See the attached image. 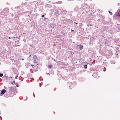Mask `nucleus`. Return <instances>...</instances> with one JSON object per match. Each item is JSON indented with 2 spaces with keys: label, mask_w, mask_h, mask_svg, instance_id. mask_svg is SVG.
<instances>
[{
  "label": "nucleus",
  "mask_w": 120,
  "mask_h": 120,
  "mask_svg": "<svg viewBox=\"0 0 120 120\" xmlns=\"http://www.w3.org/2000/svg\"><path fill=\"white\" fill-rule=\"evenodd\" d=\"M28 16H29V15H28Z\"/></svg>",
  "instance_id": "5fc2aeb1"
},
{
  "label": "nucleus",
  "mask_w": 120,
  "mask_h": 120,
  "mask_svg": "<svg viewBox=\"0 0 120 120\" xmlns=\"http://www.w3.org/2000/svg\"><path fill=\"white\" fill-rule=\"evenodd\" d=\"M84 68L85 69H86L87 68V65H84Z\"/></svg>",
  "instance_id": "ddd939ff"
},
{
  "label": "nucleus",
  "mask_w": 120,
  "mask_h": 120,
  "mask_svg": "<svg viewBox=\"0 0 120 120\" xmlns=\"http://www.w3.org/2000/svg\"><path fill=\"white\" fill-rule=\"evenodd\" d=\"M13 38L14 39H15V37H12L11 38Z\"/></svg>",
  "instance_id": "4be33fe9"
},
{
  "label": "nucleus",
  "mask_w": 120,
  "mask_h": 120,
  "mask_svg": "<svg viewBox=\"0 0 120 120\" xmlns=\"http://www.w3.org/2000/svg\"><path fill=\"white\" fill-rule=\"evenodd\" d=\"M31 66H34V65H31Z\"/></svg>",
  "instance_id": "ea45409f"
},
{
  "label": "nucleus",
  "mask_w": 120,
  "mask_h": 120,
  "mask_svg": "<svg viewBox=\"0 0 120 120\" xmlns=\"http://www.w3.org/2000/svg\"><path fill=\"white\" fill-rule=\"evenodd\" d=\"M11 38L10 37H9L8 38V39H11Z\"/></svg>",
  "instance_id": "2f4dec72"
},
{
  "label": "nucleus",
  "mask_w": 120,
  "mask_h": 120,
  "mask_svg": "<svg viewBox=\"0 0 120 120\" xmlns=\"http://www.w3.org/2000/svg\"><path fill=\"white\" fill-rule=\"evenodd\" d=\"M73 84H75L76 83V82H73Z\"/></svg>",
  "instance_id": "bb28decb"
},
{
  "label": "nucleus",
  "mask_w": 120,
  "mask_h": 120,
  "mask_svg": "<svg viewBox=\"0 0 120 120\" xmlns=\"http://www.w3.org/2000/svg\"><path fill=\"white\" fill-rule=\"evenodd\" d=\"M22 5V6L23 7H27L28 6V5L26 3H22V5Z\"/></svg>",
  "instance_id": "0eeeda50"
},
{
  "label": "nucleus",
  "mask_w": 120,
  "mask_h": 120,
  "mask_svg": "<svg viewBox=\"0 0 120 120\" xmlns=\"http://www.w3.org/2000/svg\"><path fill=\"white\" fill-rule=\"evenodd\" d=\"M61 34H63V33H62H62H61Z\"/></svg>",
  "instance_id": "3c124183"
},
{
  "label": "nucleus",
  "mask_w": 120,
  "mask_h": 120,
  "mask_svg": "<svg viewBox=\"0 0 120 120\" xmlns=\"http://www.w3.org/2000/svg\"><path fill=\"white\" fill-rule=\"evenodd\" d=\"M31 56V55H30L29 57H30V56Z\"/></svg>",
  "instance_id": "49530a36"
},
{
  "label": "nucleus",
  "mask_w": 120,
  "mask_h": 120,
  "mask_svg": "<svg viewBox=\"0 0 120 120\" xmlns=\"http://www.w3.org/2000/svg\"><path fill=\"white\" fill-rule=\"evenodd\" d=\"M109 13H110V14H111V15H112V12H110V11H109Z\"/></svg>",
  "instance_id": "dca6fc26"
},
{
  "label": "nucleus",
  "mask_w": 120,
  "mask_h": 120,
  "mask_svg": "<svg viewBox=\"0 0 120 120\" xmlns=\"http://www.w3.org/2000/svg\"><path fill=\"white\" fill-rule=\"evenodd\" d=\"M6 92V90L5 89L2 90H1V95H3Z\"/></svg>",
  "instance_id": "423d86ee"
},
{
  "label": "nucleus",
  "mask_w": 120,
  "mask_h": 120,
  "mask_svg": "<svg viewBox=\"0 0 120 120\" xmlns=\"http://www.w3.org/2000/svg\"><path fill=\"white\" fill-rule=\"evenodd\" d=\"M77 48H79L80 50L82 49L83 47V46L82 45H77Z\"/></svg>",
  "instance_id": "39448f33"
},
{
  "label": "nucleus",
  "mask_w": 120,
  "mask_h": 120,
  "mask_svg": "<svg viewBox=\"0 0 120 120\" xmlns=\"http://www.w3.org/2000/svg\"><path fill=\"white\" fill-rule=\"evenodd\" d=\"M119 4H119V3H118V5H117L118 6H119Z\"/></svg>",
  "instance_id": "c9c22d12"
},
{
  "label": "nucleus",
  "mask_w": 120,
  "mask_h": 120,
  "mask_svg": "<svg viewBox=\"0 0 120 120\" xmlns=\"http://www.w3.org/2000/svg\"><path fill=\"white\" fill-rule=\"evenodd\" d=\"M38 66H37V68L38 69Z\"/></svg>",
  "instance_id": "de8ad7c7"
},
{
  "label": "nucleus",
  "mask_w": 120,
  "mask_h": 120,
  "mask_svg": "<svg viewBox=\"0 0 120 120\" xmlns=\"http://www.w3.org/2000/svg\"><path fill=\"white\" fill-rule=\"evenodd\" d=\"M3 76V73H0V77H2Z\"/></svg>",
  "instance_id": "4468645a"
},
{
  "label": "nucleus",
  "mask_w": 120,
  "mask_h": 120,
  "mask_svg": "<svg viewBox=\"0 0 120 120\" xmlns=\"http://www.w3.org/2000/svg\"><path fill=\"white\" fill-rule=\"evenodd\" d=\"M46 74H47L49 75H49H50V74H49V73H46Z\"/></svg>",
  "instance_id": "f704fd0d"
},
{
  "label": "nucleus",
  "mask_w": 120,
  "mask_h": 120,
  "mask_svg": "<svg viewBox=\"0 0 120 120\" xmlns=\"http://www.w3.org/2000/svg\"><path fill=\"white\" fill-rule=\"evenodd\" d=\"M41 16L42 17H44L45 16V15H41Z\"/></svg>",
  "instance_id": "412c9836"
},
{
  "label": "nucleus",
  "mask_w": 120,
  "mask_h": 120,
  "mask_svg": "<svg viewBox=\"0 0 120 120\" xmlns=\"http://www.w3.org/2000/svg\"><path fill=\"white\" fill-rule=\"evenodd\" d=\"M30 46H31V47H33V46H32V45H30Z\"/></svg>",
  "instance_id": "c03bdc74"
},
{
  "label": "nucleus",
  "mask_w": 120,
  "mask_h": 120,
  "mask_svg": "<svg viewBox=\"0 0 120 120\" xmlns=\"http://www.w3.org/2000/svg\"><path fill=\"white\" fill-rule=\"evenodd\" d=\"M31 13V12H30V14Z\"/></svg>",
  "instance_id": "13d9d810"
},
{
  "label": "nucleus",
  "mask_w": 120,
  "mask_h": 120,
  "mask_svg": "<svg viewBox=\"0 0 120 120\" xmlns=\"http://www.w3.org/2000/svg\"><path fill=\"white\" fill-rule=\"evenodd\" d=\"M18 76L17 75L15 77V79H17V77H18Z\"/></svg>",
  "instance_id": "6ab92c4d"
},
{
  "label": "nucleus",
  "mask_w": 120,
  "mask_h": 120,
  "mask_svg": "<svg viewBox=\"0 0 120 120\" xmlns=\"http://www.w3.org/2000/svg\"><path fill=\"white\" fill-rule=\"evenodd\" d=\"M12 78V77H9V78Z\"/></svg>",
  "instance_id": "37998d69"
},
{
  "label": "nucleus",
  "mask_w": 120,
  "mask_h": 120,
  "mask_svg": "<svg viewBox=\"0 0 120 120\" xmlns=\"http://www.w3.org/2000/svg\"><path fill=\"white\" fill-rule=\"evenodd\" d=\"M23 34H26V33H23Z\"/></svg>",
  "instance_id": "e433bc0d"
},
{
  "label": "nucleus",
  "mask_w": 120,
  "mask_h": 120,
  "mask_svg": "<svg viewBox=\"0 0 120 120\" xmlns=\"http://www.w3.org/2000/svg\"><path fill=\"white\" fill-rule=\"evenodd\" d=\"M6 78H8V76H6Z\"/></svg>",
  "instance_id": "58836bf2"
},
{
  "label": "nucleus",
  "mask_w": 120,
  "mask_h": 120,
  "mask_svg": "<svg viewBox=\"0 0 120 120\" xmlns=\"http://www.w3.org/2000/svg\"><path fill=\"white\" fill-rule=\"evenodd\" d=\"M79 9V8L78 6H76V7L74 8V10L75 11H78Z\"/></svg>",
  "instance_id": "6e6552de"
},
{
  "label": "nucleus",
  "mask_w": 120,
  "mask_h": 120,
  "mask_svg": "<svg viewBox=\"0 0 120 120\" xmlns=\"http://www.w3.org/2000/svg\"><path fill=\"white\" fill-rule=\"evenodd\" d=\"M18 7H19V6H18V7H16V8H15V9H17V8H18Z\"/></svg>",
  "instance_id": "b1692460"
},
{
  "label": "nucleus",
  "mask_w": 120,
  "mask_h": 120,
  "mask_svg": "<svg viewBox=\"0 0 120 120\" xmlns=\"http://www.w3.org/2000/svg\"><path fill=\"white\" fill-rule=\"evenodd\" d=\"M4 88L5 89H8V88H7L5 86L4 87Z\"/></svg>",
  "instance_id": "393cba45"
},
{
  "label": "nucleus",
  "mask_w": 120,
  "mask_h": 120,
  "mask_svg": "<svg viewBox=\"0 0 120 120\" xmlns=\"http://www.w3.org/2000/svg\"><path fill=\"white\" fill-rule=\"evenodd\" d=\"M79 62L80 63H81L83 60V59L82 58H81L80 59H79Z\"/></svg>",
  "instance_id": "9d476101"
},
{
  "label": "nucleus",
  "mask_w": 120,
  "mask_h": 120,
  "mask_svg": "<svg viewBox=\"0 0 120 120\" xmlns=\"http://www.w3.org/2000/svg\"><path fill=\"white\" fill-rule=\"evenodd\" d=\"M68 0V1H70V0L71 1H73V0Z\"/></svg>",
  "instance_id": "72a5a7b5"
},
{
  "label": "nucleus",
  "mask_w": 120,
  "mask_h": 120,
  "mask_svg": "<svg viewBox=\"0 0 120 120\" xmlns=\"http://www.w3.org/2000/svg\"><path fill=\"white\" fill-rule=\"evenodd\" d=\"M19 40H18L17 41V42H19Z\"/></svg>",
  "instance_id": "a878e982"
},
{
  "label": "nucleus",
  "mask_w": 120,
  "mask_h": 120,
  "mask_svg": "<svg viewBox=\"0 0 120 120\" xmlns=\"http://www.w3.org/2000/svg\"><path fill=\"white\" fill-rule=\"evenodd\" d=\"M33 58V60L34 61V62L35 63H36L37 62L38 58L36 55H34Z\"/></svg>",
  "instance_id": "f03ea898"
},
{
  "label": "nucleus",
  "mask_w": 120,
  "mask_h": 120,
  "mask_svg": "<svg viewBox=\"0 0 120 120\" xmlns=\"http://www.w3.org/2000/svg\"><path fill=\"white\" fill-rule=\"evenodd\" d=\"M118 28L119 29V30H120V28Z\"/></svg>",
  "instance_id": "79ce46f5"
},
{
  "label": "nucleus",
  "mask_w": 120,
  "mask_h": 120,
  "mask_svg": "<svg viewBox=\"0 0 120 120\" xmlns=\"http://www.w3.org/2000/svg\"><path fill=\"white\" fill-rule=\"evenodd\" d=\"M52 67V66L51 65H49V67H48L49 68H51Z\"/></svg>",
  "instance_id": "f3484780"
},
{
  "label": "nucleus",
  "mask_w": 120,
  "mask_h": 120,
  "mask_svg": "<svg viewBox=\"0 0 120 120\" xmlns=\"http://www.w3.org/2000/svg\"><path fill=\"white\" fill-rule=\"evenodd\" d=\"M38 71V70H37V69H36L35 70H34V71Z\"/></svg>",
  "instance_id": "aec40b11"
},
{
  "label": "nucleus",
  "mask_w": 120,
  "mask_h": 120,
  "mask_svg": "<svg viewBox=\"0 0 120 120\" xmlns=\"http://www.w3.org/2000/svg\"><path fill=\"white\" fill-rule=\"evenodd\" d=\"M73 42V43H75V42Z\"/></svg>",
  "instance_id": "864d4df0"
},
{
  "label": "nucleus",
  "mask_w": 120,
  "mask_h": 120,
  "mask_svg": "<svg viewBox=\"0 0 120 120\" xmlns=\"http://www.w3.org/2000/svg\"><path fill=\"white\" fill-rule=\"evenodd\" d=\"M117 15L120 17V13H119L117 14Z\"/></svg>",
  "instance_id": "a211bd4d"
},
{
  "label": "nucleus",
  "mask_w": 120,
  "mask_h": 120,
  "mask_svg": "<svg viewBox=\"0 0 120 120\" xmlns=\"http://www.w3.org/2000/svg\"><path fill=\"white\" fill-rule=\"evenodd\" d=\"M119 46L120 47V45H119Z\"/></svg>",
  "instance_id": "052dcab7"
},
{
  "label": "nucleus",
  "mask_w": 120,
  "mask_h": 120,
  "mask_svg": "<svg viewBox=\"0 0 120 120\" xmlns=\"http://www.w3.org/2000/svg\"><path fill=\"white\" fill-rule=\"evenodd\" d=\"M23 59H22V60H23Z\"/></svg>",
  "instance_id": "bf43d9fd"
},
{
  "label": "nucleus",
  "mask_w": 120,
  "mask_h": 120,
  "mask_svg": "<svg viewBox=\"0 0 120 120\" xmlns=\"http://www.w3.org/2000/svg\"><path fill=\"white\" fill-rule=\"evenodd\" d=\"M51 71V72H52V73H53V70H52Z\"/></svg>",
  "instance_id": "7c9ffc66"
},
{
  "label": "nucleus",
  "mask_w": 120,
  "mask_h": 120,
  "mask_svg": "<svg viewBox=\"0 0 120 120\" xmlns=\"http://www.w3.org/2000/svg\"><path fill=\"white\" fill-rule=\"evenodd\" d=\"M16 38H18L17 37H16Z\"/></svg>",
  "instance_id": "8fccbe9b"
},
{
  "label": "nucleus",
  "mask_w": 120,
  "mask_h": 120,
  "mask_svg": "<svg viewBox=\"0 0 120 120\" xmlns=\"http://www.w3.org/2000/svg\"><path fill=\"white\" fill-rule=\"evenodd\" d=\"M30 65V64L29 63H26V67H28V66H29Z\"/></svg>",
  "instance_id": "1a4fd4ad"
},
{
  "label": "nucleus",
  "mask_w": 120,
  "mask_h": 120,
  "mask_svg": "<svg viewBox=\"0 0 120 120\" xmlns=\"http://www.w3.org/2000/svg\"><path fill=\"white\" fill-rule=\"evenodd\" d=\"M63 34V35H64V36H65V34L64 33V34Z\"/></svg>",
  "instance_id": "4c0bfd02"
},
{
  "label": "nucleus",
  "mask_w": 120,
  "mask_h": 120,
  "mask_svg": "<svg viewBox=\"0 0 120 120\" xmlns=\"http://www.w3.org/2000/svg\"><path fill=\"white\" fill-rule=\"evenodd\" d=\"M16 86L17 87H18V85H16Z\"/></svg>",
  "instance_id": "a19ab883"
},
{
  "label": "nucleus",
  "mask_w": 120,
  "mask_h": 120,
  "mask_svg": "<svg viewBox=\"0 0 120 120\" xmlns=\"http://www.w3.org/2000/svg\"><path fill=\"white\" fill-rule=\"evenodd\" d=\"M21 37L20 36H19V38H18L19 40H20V37Z\"/></svg>",
  "instance_id": "c756f323"
},
{
  "label": "nucleus",
  "mask_w": 120,
  "mask_h": 120,
  "mask_svg": "<svg viewBox=\"0 0 120 120\" xmlns=\"http://www.w3.org/2000/svg\"><path fill=\"white\" fill-rule=\"evenodd\" d=\"M63 10V12L64 14H66L67 12V11L65 10L62 9Z\"/></svg>",
  "instance_id": "9b49d317"
},
{
  "label": "nucleus",
  "mask_w": 120,
  "mask_h": 120,
  "mask_svg": "<svg viewBox=\"0 0 120 120\" xmlns=\"http://www.w3.org/2000/svg\"><path fill=\"white\" fill-rule=\"evenodd\" d=\"M44 19L45 20H46V19H47V18L46 17H45Z\"/></svg>",
  "instance_id": "c85d7f7f"
},
{
  "label": "nucleus",
  "mask_w": 120,
  "mask_h": 120,
  "mask_svg": "<svg viewBox=\"0 0 120 120\" xmlns=\"http://www.w3.org/2000/svg\"><path fill=\"white\" fill-rule=\"evenodd\" d=\"M98 21H100V19H99L98 20Z\"/></svg>",
  "instance_id": "473e14b6"
},
{
  "label": "nucleus",
  "mask_w": 120,
  "mask_h": 120,
  "mask_svg": "<svg viewBox=\"0 0 120 120\" xmlns=\"http://www.w3.org/2000/svg\"><path fill=\"white\" fill-rule=\"evenodd\" d=\"M9 9L7 8H5L2 11L0 12V14L2 15H5L8 13Z\"/></svg>",
  "instance_id": "f257e3e1"
},
{
  "label": "nucleus",
  "mask_w": 120,
  "mask_h": 120,
  "mask_svg": "<svg viewBox=\"0 0 120 120\" xmlns=\"http://www.w3.org/2000/svg\"><path fill=\"white\" fill-rule=\"evenodd\" d=\"M8 91L10 93L13 92L14 91V89L12 87H8Z\"/></svg>",
  "instance_id": "7ed1b4c3"
},
{
  "label": "nucleus",
  "mask_w": 120,
  "mask_h": 120,
  "mask_svg": "<svg viewBox=\"0 0 120 120\" xmlns=\"http://www.w3.org/2000/svg\"><path fill=\"white\" fill-rule=\"evenodd\" d=\"M26 12V13L28 12H27H27Z\"/></svg>",
  "instance_id": "4d7b16f0"
},
{
  "label": "nucleus",
  "mask_w": 120,
  "mask_h": 120,
  "mask_svg": "<svg viewBox=\"0 0 120 120\" xmlns=\"http://www.w3.org/2000/svg\"><path fill=\"white\" fill-rule=\"evenodd\" d=\"M74 31V30H71V31H72V32H73V31Z\"/></svg>",
  "instance_id": "a18cd8bd"
},
{
  "label": "nucleus",
  "mask_w": 120,
  "mask_h": 120,
  "mask_svg": "<svg viewBox=\"0 0 120 120\" xmlns=\"http://www.w3.org/2000/svg\"><path fill=\"white\" fill-rule=\"evenodd\" d=\"M75 23L76 24H77V23H76L75 22Z\"/></svg>",
  "instance_id": "603ef678"
},
{
  "label": "nucleus",
  "mask_w": 120,
  "mask_h": 120,
  "mask_svg": "<svg viewBox=\"0 0 120 120\" xmlns=\"http://www.w3.org/2000/svg\"><path fill=\"white\" fill-rule=\"evenodd\" d=\"M15 83V81H13L11 82V84H13V83Z\"/></svg>",
  "instance_id": "2eb2a0df"
},
{
  "label": "nucleus",
  "mask_w": 120,
  "mask_h": 120,
  "mask_svg": "<svg viewBox=\"0 0 120 120\" xmlns=\"http://www.w3.org/2000/svg\"><path fill=\"white\" fill-rule=\"evenodd\" d=\"M53 13L54 15H56V16H58L60 15L58 10H56L54 11Z\"/></svg>",
  "instance_id": "20e7f679"
},
{
  "label": "nucleus",
  "mask_w": 120,
  "mask_h": 120,
  "mask_svg": "<svg viewBox=\"0 0 120 120\" xmlns=\"http://www.w3.org/2000/svg\"><path fill=\"white\" fill-rule=\"evenodd\" d=\"M72 86H69V87H70V88H71V89L72 88H71V87Z\"/></svg>",
  "instance_id": "5701e85b"
},
{
  "label": "nucleus",
  "mask_w": 120,
  "mask_h": 120,
  "mask_svg": "<svg viewBox=\"0 0 120 120\" xmlns=\"http://www.w3.org/2000/svg\"><path fill=\"white\" fill-rule=\"evenodd\" d=\"M52 26H52V28H54L55 26V23L53 24V25H52Z\"/></svg>",
  "instance_id": "f8f14e48"
},
{
  "label": "nucleus",
  "mask_w": 120,
  "mask_h": 120,
  "mask_svg": "<svg viewBox=\"0 0 120 120\" xmlns=\"http://www.w3.org/2000/svg\"><path fill=\"white\" fill-rule=\"evenodd\" d=\"M54 61H55V59H54Z\"/></svg>",
  "instance_id": "6e6d98bb"
},
{
  "label": "nucleus",
  "mask_w": 120,
  "mask_h": 120,
  "mask_svg": "<svg viewBox=\"0 0 120 120\" xmlns=\"http://www.w3.org/2000/svg\"><path fill=\"white\" fill-rule=\"evenodd\" d=\"M1 11V9H0V11Z\"/></svg>",
  "instance_id": "09e8293b"
},
{
  "label": "nucleus",
  "mask_w": 120,
  "mask_h": 120,
  "mask_svg": "<svg viewBox=\"0 0 120 120\" xmlns=\"http://www.w3.org/2000/svg\"><path fill=\"white\" fill-rule=\"evenodd\" d=\"M33 94L34 95V97H35V95L34 93H33Z\"/></svg>",
  "instance_id": "cd10ccee"
}]
</instances>
